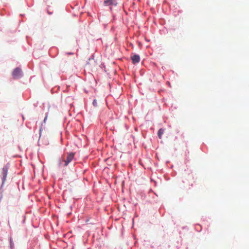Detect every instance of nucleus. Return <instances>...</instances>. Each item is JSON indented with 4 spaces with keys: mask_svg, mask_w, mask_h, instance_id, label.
<instances>
[{
    "mask_svg": "<svg viewBox=\"0 0 249 249\" xmlns=\"http://www.w3.org/2000/svg\"><path fill=\"white\" fill-rule=\"evenodd\" d=\"M74 157V153L71 152L68 154V156L67 157V159L66 160H64V161L65 162L64 166H67L68 164L72 161Z\"/></svg>",
    "mask_w": 249,
    "mask_h": 249,
    "instance_id": "nucleus-2",
    "label": "nucleus"
},
{
    "mask_svg": "<svg viewBox=\"0 0 249 249\" xmlns=\"http://www.w3.org/2000/svg\"><path fill=\"white\" fill-rule=\"evenodd\" d=\"M8 168L5 166L2 169V178L3 183L5 181L7 175Z\"/></svg>",
    "mask_w": 249,
    "mask_h": 249,
    "instance_id": "nucleus-3",
    "label": "nucleus"
},
{
    "mask_svg": "<svg viewBox=\"0 0 249 249\" xmlns=\"http://www.w3.org/2000/svg\"><path fill=\"white\" fill-rule=\"evenodd\" d=\"M67 54L68 55H70V54H73V53H67Z\"/></svg>",
    "mask_w": 249,
    "mask_h": 249,
    "instance_id": "nucleus-11",
    "label": "nucleus"
},
{
    "mask_svg": "<svg viewBox=\"0 0 249 249\" xmlns=\"http://www.w3.org/2000/svg\"><path fill=\"white\" fill-rule=\"evenodd\" d=\"M58 164L59 166H61L62 165V161L61 160H59L58 161Z\"/></svg>",
    "mask_w": 249,
    "mask_h": 249,
    "instance_id": "nucleus-9",
    "label": "nucleus"
},
{
    "mask_svg": "<svg viewBox=\"0 0 249 249\" xmlns=\"http://www.w3.org/2000/svg\"><path fill=\"white\" fill-rule=\"evenodd\" d=\"M106 5H116L117 3L116 0H107L104 1Z\"/></svg>",
    "mask_w": 249,
    "mask_h": 249,
    "instance_id": "nucleus-6",
    "label": "nucleus"
},
{
    "mask_svg": "<svg viewBox=\"0 0 249 249\" xmlns=\"http://www.w3.org/2000/svg\"><path fill=\"white\" fill-rule=\"evenodd\" d=\"M93 105L94 106H97V101L96 100H94L93 101Z\"/></svg>",
    "mask_w": 249,
    "mask_h": 249,
    "instance_id": "nucleus-8",
    "label": "nucleus"
},
{
    "mask_svg": "<svg viewBox=\"0 0 249 249\" xmlns=\"http://www.w3.org/2000/svg\"><path fill=\"white\" fill-rule=\"evenodd\" d=\"M132 63L133 64L138 63L140 61V57L138 54H134L131 57Z\"/></svg>",
    "mask_w": 249,
    "mask_h": 249,
    "instance_id": "nucleus-5",
    "label": "nucleus"
},
{
    "mask_svg": "<svg viewBox=\"0 0 249 249\" xmlns=\"http://www.w3.org/2000/svg\"><path fill=\"white\" fill-rule=\"evenodd\" d=\"M190 177L191 178V177H192V175H190Z\"/></svg>",
    "mask_w": 249,
    "mask_h": 249,
    "instance_id": "nucleus-12",
    "label": "nucleus"
},
{
    "mask_svg": "<svg viewBox=\"0 0 249 249\" xmlns=\"http://www.w3.org/2000/svg\"><path fill=\"white\" fill-rule=\"evenodd\" d=\"M13 76L14 78H19L22 76V71L21 69L18 68H16L13 72Z\"/></svg>",
    "mask_w": 249,
    "mask_h": 249,
    "instance_id": "nucleus-1",
    "label": "nucleus"
},
{
    "mask_svg": "<svg viewBox=\"0 0 249 249\" xmlns=\"http://www.w3.org/2000/svg\"><path fill=\"white\" fill-rule=\"evenodd\" d=\"M95 64V62L93 59H89V62H88L86 65V67L88 69L92 70L93 67L91 65L94 66Z\"/></svg>",
    "mask_w": 249,
    "mask_h": 249,
    "instance_id": "nucleus-4",
    "label": "nucleus"
},
{
    "mask_svg": "<svg viewBox=\"0 0 249 249\" xmlns=\"http://www.w3.org/2000/svg\"><path fill=\"white\" fill-rule=\"evenodd\" d=\"M47 117H48V116L46 115L44 119V122L45 123L46 122V121L47 120Z\"/></svg>",
    "mask_w": 249,
    "mask_h": 249,
    "instance_id": "nucleus-10",
    "label": "nucleus"
},
{
    "mask_svg": "<svg viewBox=\"0 0 249 249\" xmlns=\"http://www.w3.org/2000/svg\"><path fill=\"white\" fill-rule=\"evenodd\" d=\"M163 132H164V130L162 129V128H160V129L159 130V131H158V136H159L160 139L161 138V136L163 134Z\"/></svg>",
    "mask_w": 249,
    "mask_h": 249,
    "instance_id": "nucleus-7",
    "label": "nucleus"
}]
</instances>
